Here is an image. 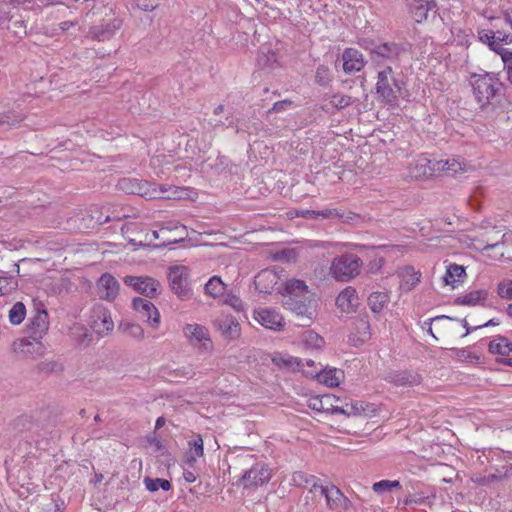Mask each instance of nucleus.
<instances>
[{"instance_id":"nucleus-1","label":"nucleus","mask_w":512,"mask_h":512,"mask_svg":"<svg viewBox=\"0 0 512 512\" xmlns=\"http://www.w3.org/2000/svg\"><path fill=\"white\" fill-rule=\"evenodd\" d=\"M471 79L473 96L481 113L492 116L503 109L505 85L497 74H474Z\"/></svg>"},{"instance_id":"nucleus-2","label":"nucleus","mask_w":512,"mask_h":512,"mask_svg":"<svg viewBox=\"0 0 512 512\" xmlns=\"http://www.w3.org/2000/svg\"><path fill=\"white\" fill-rule=\"evenodd\" d=\"M284 291L283 305L295 314L297 325L310 326L315 316V306L306 283L299 279H290L286 282Z\"/></svg>"},{"instance_id":"nucleus-3","label":"nucleus","mask_w":512,"mask_h":512,"mask_svg":"<svg viewBox=\"0 0 512 512\" xmlns=\"http://www.w3.org/2000/svg\"><path fill=\"white\" fill-rule=\"evenodd\" d=\"M403 87L404 82L390 65L378 71L376 93L383 102L388 104L396 102L401 95Z\"/></svg>"},{"instance_id":"nucleus-4","label":"nucleus","mask_w":512,"mask_h":512,"mask_svg":"<svg viewBox=\"0 0 512 512\" xmlns=\"http://www.w3.org/2000/svg\"><path fill=\"white\" fill-rule=\"evenodd\" d=\"M362 265L357 255L346 253L333 259L330 272L338 281H349L360 274Z\"/></svg>"},{"instance_id":"nucleus-5","label":"nucleus","mask_w":512,"mask_h":512,"mask_svg":"<svg viewBox=\"0 0 512 512\" xmlns=\"http://www.w3.org/2000/svg\"><path fill=\"white\" fill-rule=\"evenodd\" d=\"M363 47L369 51L371 60L376 64L395 62L404 51L400 44L394 42L377 43L372 40H365Z\"/></svg>"},{"instance_id":"nucleus-6","label":"nucleus","mask_w":512,"mask_h":512,"mask_svg":"<svg viewBox=\"0 0 512 512\" xmlns=\"http://www.w3.org/2000/svg\"><path fill=\"white\" fill-rule=\"evenodd\" d=\"M117 187L124 193L137 194L145 198L162 197V194L167 191L164 186H160L158 191L155 184L136 178H121L117 183Z\"/></svg>"},{"instance_id":"nucleus-7","label":"nucleus","mask_w":512,"mask_h":512,"mask_svg":"<svg viewBox=\"0 0 512 512\" xmlns=\"http://www.w3.org/2000/svg\"><path fill=\"white\" fill-rule=\"evenodd\" d=\"M183 335L187 342L197 347L202 352H211L213 342L207 327L201 324H185L182 328Z\"/></svg>"},{"instance_id":"nucleus-8","label":"nucleus","mask_w":512,"mask_h":512,"mask_svg":"<svg viewBox=\"0 0 512 512\" xmlns=\"http://www.w3.org/2000/svg\"><path fill=\"white\" fill-rule=\"evenodd\" d=\"M88 323L91 329L98 335L107 334L114 327L110 311L102 305H95L93 307Z\"/></svg>"},{"instance_id":"nucleus-9","label":"nucleus","mask_w":512,"mask_h":512,"mask_svg":"<svg viewBox=\"0 0 512 512\" xmlns=\"http://www.w3.org/2000/svg\"><path fill=\"white\" fill-rule=\"evenodd\" d=\"M168 278L171 289L179 298L184 299L190 295L189 272L185 266L169 268Z\"/></svg>"},{"instance_id":"nucleus-10","label":"nucleus","mask_w":512,"mask_h":512,"mask_svg":"<svg viewBox=\"0 0 512 512\" xmlns=\"http://www.w3.org/2000/svg\"><path fill=\"white\" fill-rule=\"evenodd\" d=\"M124 283L133 288L134 291L149 297L154 298L158 295L160 283L149 276H126L124 277Z\"/></svg>"},{"instance_id":"nucleus-11","label":"nucleus","mask_w":512,"mask_h":512,"mask_svg":"<svg viewBox=\"0 0 512 512\" xmlns=\"http://www.w3.org/2000/svg\"><path fill=\"white\" fill-rule=\"evenodd\" d=\"M271 479V471L265 463H256L249 470L245 471L240 479L245 487H257L267 483Z\"/></svg>"},{"instance_id":"nucleus-12","label":"nucleus","mask_w":512,"mask_h":512,"mask_svg":"<svg viewBox=\"0 0 512 512\" xmlns=\"http://www.w3.org/2000/svg\"><path fill=\"white\" fill-rule=\"evenodd\" d=\"M133 309L143 321H146L152 328H158L160 313L154 304L144 298L135 297L132 301Z\"/></svg>"},{"instance_id":"nucleus-13","label":"nucleus","mask_w":512,"mask_h":512,"mask_svg":"<svg viewBox=\"0 0 512 512\" xmlns=\"http://www.w3.org/2000/svg\"><path fill=\"white\" fill-rule=\"evenodd\" d=\"M122 26V20L118 18L103 19L100 24L94 25L89 30V36L96 41L111 39Z\"/></svg>"},{"instance_id":"nucleus-14","label":"nucleus","mask_w":512,"mask_h":512,"mask_svg":"<svg viewBox=\"0 0 512 512\" xmlns=\"http://www.w3.org/2000/svg\"><path fill=\"white\" fill-rule=\"evenodd\" d=\"M314 490L319 489L320 493L325 496L327 505L331 509H344L348 508L350 503L349 499L342 493V491L334 485L322 486L313 484Z\"/></svg>"},{"instance_id":"nucleus-15","label":"nucleus","mask_w":512,"mask_h":512,"mask_svg":"<svg viewBox=\"0 0 512 512\" xmlns=\"http://www.w3.org/2000/svg\"><path fill=\"white\" fill-rule=\"evenodd\" d=\"M254 319L267 329L281 330L284 327V319L282 315L271 308H260L255 310Z\"/></svg>"},{"instance_id":"nucleus-16","label":"nucleus","mask_w":512,"mask_h":512,"mask_svg":"<svg viewBox=\"0 0 512 512\" xmlns=\"http://www.w3.org/2000/svg\"><path fill=\"white\" fill-rule=\"evenodd\" d=\"M119 282L109 273L103 274L97 281V292L101 299L113 301L119 293Z\"/></svg>"},{"instance_id":"nucleus-17","label":"nucleus","mask_w":512,"mask_h":512,"mask_svg":"<svg viewBox=\"0 0 512 512\" xmlns=\"http://www.w3.org/2000/svg\"><path fill=\"white\" fill-rule=\"evenodd\" d=\"M32 341L29 339H20L14 341L12 344L13 351L20 357H35L40 356L44 352V346L32 336Z\"/></svg>"},{"instance_id":"nucleus-18","label":"nucleus","mask_w":512,"mask_h":512,"mask_svg":"<svg viewBox=\"0 0 512 512\" xmlns=\"http://www.w3.org/2000/svg\"><path fill=\"white\" fill-rule=\"evenodd\" d=\"M371 337L370 323L367 316H361L353 321L349 339L354 345H361Z\"/></svg>"},{"instance_id":"nucleus-19","label":"nucleus","mask_w":512,"mask_h":512,"mask_svg":"<svg viewBox=\"0 0 512 512\" xmlns=\"http://www.w3.org/2000/svg\"><path fill=\"white\" fill-rule=\"evenodd\" d=\"M342 60L343 70L347 74L359 72L365 66L362 53L354 48H346L342 54Z\"/></svg>"},{"instance_id":"nucleus-20","label":"nucleus","mask_w":512,"mask_h":512,"mask_svg":"<svg viewBox=\"0 0 512 512\" xmlns=\"http://www.w3.org/2000/svg\"><path fill=\"white\" fill-rule=\"evenodd\" d=\"M505 238L506 234H502L500 230H496L495 227H492L491 229L485 230L481 233L478 241L483 244L481 249L488 251L502 248L505 244Z\"/></svg>"},{"instance_id":"nucleus-21","label":"nucleus","mask_w":512,"mask_h":512,"mask_svg":"<svg viewBox=\"0 0 512 512\" xmlns=\"http://www.w3.org/2000/svg\"><path fill=\"white\" fill-rule=\"evenodd\" d=\"M217 330L228 341H234L241 335V327L233 317H225L216 321Z\"/></svg>"},{"instance_id":"nucleus-22","label":"nucleus","mask_w":512,"mask_h":512,"mask_svg":"<svg viewBox=\"0 0 512 512\" xmlns=\"http://www.w3.org/2000/svg\"><path fill=\"white\" fill-rule=\"evenodd\" d=\"M358 295L355 288L348 286L342 290L336 298V305L343 312L353 311L359 304Z\"/></svg>"},{"instance_id":"nucleus-23","label":"nucleus","mask_w":512,"mask_h":512,"mask_svg":"<svg viewBox=\"0 0 512 512\" xmlns=\"http://www.w3.org/2000/svg\"><path fill=\"white\" fill-rule=\"evenodd\" d=\"M408 7L414 20L417 23H422L427 20L428 13L430 11L436 13L437 3L435 0H423L421 2L410 4Z\"/></svg>"},{"instance_id":"nucleus-24","label":"nucleus","mask_w":512,"mask_h":512,"mask_svg":"<svg viewBox=\"0 0 512 512\" xmlns=\"http://www.w3.org/2000/svg\"><path fill=\"white\" fill-rule=\"evenodd\" d=\"M210 123L214 127H232L234 126V119L232 117V111L226 109L224 105H218L213 111V117L210 119Z\"/></svg>"},{"instance_id":"nucleus-25","label":"nucleus","mask_w":512,"mask_h":512,"mask_svg":"<svg viewBox=\"0 0 512 512\" xmlns=\"http://www.w3.org/2000/svg\"><path fill=\"white\" fill-rule=\"evenodd\" d=\"M49 327L48 313L45 310L37 311L31 321V333L35 339H40Z\"/></svg>"},{"instance_id":"nucleus-26","label":"nucleus","mask_w":512,"mask_h":512,"mask_svg":"<svg viewBox=\"0 0 512 512\" xmlns=\"http://www.w3.org/2000/svg\"><path fill=\"white\" fill-rule=\"evenodd\" d=\"M204 455L203 439L197 435L189 441V451L186 455V462L190 467H193L198 458Z\"/></svg>"},{"instance_id":"nucleus-27","label":"nucleus","mask_w":512,"mask_h":512,"mask_svg":"<svg viewBox=\"0 0 512 512\" xmlns=\"http://www.w3.org/2000/svg\"><path fill=\"white\" fill-rule=\"evenodd\" d=\"M465 276L466 272L463 266L458 264H450L446 269L445 275L443 276V281L446 285L455 287L457 283L463 282Z\"/></svg>"},{"instance_id":"nucleus-28","label":"nucleus","mask_w":512,"mask_h":512,"mask_svg":"<svg viewBox=\"0 0 512 512\" xmlns=\"http://www.w3.org/2000/svg\"><path fill=\"white\" fill-rule=\"evenodd\" d=\"M369 405H364L362 401H350L344 402V404L337 410V414H343L346 416H360L366 415L369 410Z\"/></svg>"},{"instance_id":"nucleus-29","label":"nucleus","mask_w":512,"mask_h":512,"mask_svg":"<svg viewBox=\"0 0 512 512\" xmlns=\"http://www.w3.org/2000/svg\"><path fill=\"white\" fill-rule=\"evenodd\" d=\"M164 374L170 381H180L194 377L195 369L192 364H187L175 369H165Z\"/></svg>"},{"instance_id":"nucleus-30","label":"nucleus","mask_w":512,"mask_h":512,"mask_svg":"<svg viewBox=\"0 0 512 512\" xmlns=\"http://www.w3.org/2000/svg\"><path fill=\"white\" fill-rule=\"evenodd\" d=\"M272 361L278 367L287 368L292 371L299 370L303 366L300 359L288 354L278 353L272 358Z\"/></svg>"},{"instance_id":"nucleus-31","label":"nucleus","mask_w":512,"mask_h":512,"mask_svg":"<svg viewBox=\"0 0 512 512\" xmlns=\"http://www.w3.org/2000/svg\"><path fill=\"white\" fill-rule=\"evenodd\" d=\"M488 292L486 290H475L471 291L468 294L458 297L455 300V303L458 305H468L475 306L480 304L482 301L487 299Z\"/></svg>"},{"instance_id":"nucleus-32","label":"nucleus","mask_w":512,"mask_h":512,"mask_svg":"<svg viewBox=\"0 0 512 512\" xmlns=\"http://www.w3.org/2000/svg\"><path fill=\"white\" fill-rule=\"evenodd\" d=\"M390 297L388 293L377 291L370 294L368 297V306L373 313H379L389 302Z\"/></svg>"},{"instance_id":"nucleus-33","label":"nucleus","mask_w":512,"mask_h":512,"mask_svg":"<svg viewBox=\"0 0 512 512\" xmlns=\"http://www.w3.org/2000/svg\"><path fill=\"white\" fill-rule=\"evenodd\" d=\"M489 351L493 354L508 355L512 352V342L504 336H498L489 343Z\"/></svg>"},{"instance_id":"nucleus-34","label":"nucleus","mask_w":512,"mask_h":512,"mask_svg":"<svg viewBox=\"0 0 512 512\" xmlns=\"http://www.w3.org/2000/svg\"><path fill=\"white\" fill-rule=\"evenodd\" d=\"M392 381L397 386H414L420 384L422 378L417 373L404 371L394 375Z\"/></svg>"},{"instance_id":"nucleus-35","label":"nucleus","mask_w":512,"mask_h":512,"mask_svg":"<svg viewBox=\"0 0 512 512\" xmlns=\"http://www.w3.org/2000/svg\"><path fill=\"white\" fill-rule=\"evenodd\" d=\"M302 216L314 220L319 218H344V214L339 212L337 209L305 210L302 212Z\"/></svg>"},{"instance_id":"nucleus-36","label":"nucleus","mask_w":512,"mask_h":512,"mask_svg":"<svg viewBox=\"0 0 512 512\" xmlns=\"http://www.w3.org/2000/svg\"><path fill=\"white\" fill-rule=\"evenodd\" d=\"M109 211L110 207H95L94 210H91V218L95 220V222L99 225L122 219V216H110L109 214H107Z\"/></svg>"},{"instance_id":"nucleus-37","label":"nucleus","mask_w":512,"mask_h":512,"mask_svg":"<svg viewBox=\"0 0 512 512\" xmlns=\"http://www.w3.org/2000/svg\"><path fill=\"white\" fill-rule=\"evenodd\" d=\"M224 291L225 284L223 283L220 277L213 276L205 284V292L214 298L223 295Z\"/></svg>"},{"instance_id":"nucleus-38","label":"nucleus","mask_w":512,"mask_h":512,"mask_svg":"<svg viewBox=\"0 0 512 512\" xmlns=\"http://www.w3.org/2000/svg\"><path fill=\"white\" fill-rule=\"evenodd\" d=\"M264 282L271 284L276 283V275L270 270H263L255 277V285L261 292H268V287L264 286Z\"/></svg>"},{"instance_id":"nucleus-39","label":"nucleus","mask_w":512,"mask_h":512,"mask_svg":"<svg viewBox=\"0 0 512 512\" xmlns=\"http://www.w3.org/2000/svg\"><path fill=\"white\" fill-rule=\"evenodd\" d=\"M144 484L146 489L150 492H156L159 488L164 491H169L172 487L170 481L161 478L151 479L149 477H145Z\"/></svg>"},{"instance_id":"nucleus-40","label":"nucleus","mask_w":512,"mask_h":512,"mask_svg":"<svg viewBox=\"0 0 512 512\" xmlns=\"http://www.w3.org/2000/svg\"><path fill=\"white\" fill-rule=\"evenodd\" d=\"M119 328L124 334L137 340L144 338V330L139 324L125 322L121 323Z\"/></svg>"},{"instance_id":"nucleus-41","label":"nucleus","mask_w":512,"mask_h":512,"mask_svg":"<svg viewBox=\"0 0 512 512\" xmlns=\"http://www.w3.org/2000/svg\"><path fill=\"white\" fill-rule=\"evenodd\" d=\"M25 315V305L22 302H17L9 310V321L13 325H19L24 320Z\"/></svg>"},{"instance_id":"nucleus-42","label":"nucleus","mask_w":512,"mask_h":512,"mask_svg":"<svg viewBox=\"0 0 512 512\" xmlns=\"http://www.w3.org/2000/svg\"><path fill=\"white\" fill-rule=\"evenodd\" d=\"M302 342L313 349H320L324 345V339L312 330L303 333Z\"/></svg>"},{"instance_id":"nucleus-43","label":"nucleus","mask_w":512,"mask_h":512,"mask_svg":"<svg viewBox=\"0 0 512 512\" xmlns=\"http://www.w3.org/2000/svg\"><path fill=\"white\" fill-rule=\"evenodd\" d=\"M18 287L17 279L13 276H0V295H7Z\"/></svg>"},{"instance_id":"nucleus-44","label":"nucleus","mask_w":512,"mask_h":512,"mask_svg":"<svg viewBox=\"0 0 512 512\" xmlns=\"http://www.w3.org/2000/svg\"><path fill=\"white\" fill-rule=\"evenodd\" d=\"M14 425L19 432L33 431L34 429L38 428V425L33 423L31 417L28 415H21L16 418L14 420Z\"/></svg>"},{"instance_id":"nucleus-45","label":"nucleus","mask_w":512,"mask_h":512,"mask_svg":"<svg viewBox=\"0 0 512 512\" xmlns=\"http://www.w3.org/2000/svg\"><path fill=\"white\" fill-rule=\"evenodd\" d=\"M401 484L399 481L394 480H381L373 484L372 489L378 494H382L387 491H391L394 488H400Z\"/></svg>"},{"instance_id":"nucleus-46","label":"nucleus","mask_w":512,"mask_h":512,"mask_svg":"<svg viewBox=\"0 0 512 512\" xmlns=\"http://www.w3.org/2000/svg\"><path fill=\"white\" fill-rule=\"evenodd\" d=\"M342 372L339 370H330L320 375L321 381L327 386L334 387L340 383Z\"/></svg>"},{"instance_id":"nucleus-47","label":"nucleus","mask_w":512,"mask_h":512,"mask_svg":"<svg viewBox=\"0 0 512 512\" xmlns=\"http://www.w3.org/2000/svg\"><path fill=\"white\" fill-rule=\"evenodd\" d=\"M23 118L15 112H6L0 114V126H7L8 128L19 124Z\"/></svg>"},{"instance_id":"nucleus-48","label":"nucleus","mask_w":512,"mask_h":512,"mask_svg":"<svg viewBox=\"0 0 512 512\" xmlns=\"http://www.w3.org/2000/svg\"><path fill=\"white\" fill-rule=\"evenodd\" d=\"M38 368L41 372L45 373H60L64 370L63 364L54 360L41 362Z\"/></svg>"},{"instance_id":"nucleus-49","label":"nucleus","mask_w":512,"mask_h":512,"mask_svg":"<svg viewBox=\"0 0 512 512\" xmlns=\"http://www.w3.org/2000/svg\"><path fill=\"white\" fill-rule=\"evenodd\" d=\"M504 477H506V474L502 475V474L493 473V474H489V475H479V476H476L475 478H472V480L479 485L486 486V485H490L491 483H493L495 481H500Z\"/></svg>"},{"instance_id":"nucleus-50","label":"nucleus","mask_w":512,"mask_h":512,"mask_svg":"<svg viewBox=\"0 0 512 512\" xmlns=\"http://www.w3.org/2000/svg\"><path fill=\"white\" fill-rule=\"evenodd\" d=\"M497 293L503 299H512V280H504L497 286Z\"/></svg>"},{"instance_id":"nucleus-51","label":"nucleus","mask_w":512,"mask_h":512,"mask_svg":"<svg viewBox=\"0 0 512 512\" xmlns=\"http://www.w3.org/2000/svg\"><path fill=\"white\" fill-rule=\"evenodd\" d=\"M223 303L232 307L235 311L240 312L243 310L244 305L242 300L233 294H227L224 296Z\"/></svg>"},{"instance_id":"nucleus-52","label":"nucleus","mask_w":512,"mask_h":512,"mask_svg":"<svg viewBox=\"0 0 512 512\" xmlns=\"http://www.w3.org/2000/svg\"><path fill=\"white\" fill-rule=\"evenodd\" d=\"M501 57L504 62V67L507 71L508 80L512 84V52L504 50L501 53Z\"/></svg>"},{"instance_id":"nucleus-53","label":"nucleus","mask_w":512,"mask_h":512,"mask_svg":"<svg viewBox=\"0 0 512 512\" xmlns=\"http://www.w3.org/2000/svg\"><path fill=\"white\" fill-rule=\"evenodd\" d=\"M135 3L143 11H153L158 6L157 0H135Z\"/></svg>"},{"instance_id":"nucleus-54","label":"nucleus","mask_w":512,"mask_h":512,"mask_svg":"<svg viewBox=\"0 0 512 512\" xmlns=\"http://www.w3.org/2000/svg\"><path fill=\"white\" fill-rule=\"evenodd\" d=\"M292 106V101L290 100H282L275 102L273 107L267 111V114H270L272 112L278 113L282 111H286Z\"/></svg>"},{"instance_id":"nucleus-55","label":"nucleus","mask_w":512,"mask_h":512,"mask_svg":"<svg viewBox=\"0 0 512 512\" xmlns=\"http://www.w3.org/2000/svg\"><path fill=\"white\" fill-rule=\"evenodd\" d=\"M452 320H454V319H453V318H451V317H449V316H446V315H440V316H436V317H434V318L428 319L424 324L429 326L427 331H428V332H429V333H430V334H431L435 339H437V337L434 335L433 330H432V327H431L432 323H436V325H437V324H439V323H440V322H442V321H452Z\"/></svg>"},{"instance_id":"nucleus-56","label":"nucleus","mask_w":512,"mask_h":512,"mask_svg":"<svg viewBox=\"0 0 512 512\" xmlns=\"http://www.w3.org/2000/svg\"><path fill=\"white\" fill-rule=\"evenodd\" d=\"M437 164L439 165L437 169H441L447 172L455 173L457 172L458 168H460V164L456 163L455 160H453L452 162H450L449 160L445 162L440 161Z\"/></svg>"},{"instance_id":"nucleus-57","label":"nucleus","mask_w":512,"mask_h":512,"mask_svg":"<svg viewBox=\"0 0 512 512\" xmlns=\"http://www.w3.org/2000/svg\"><path fill=\"white\" fill-rule=\"evenodd\" d=\"M332 102L336 107L344 108L351 104V97L345 95H335Z\"/></svg>"},{"instance_id":"nucleus-58","label":"nucleus","mask_w":512,"mask_h":512,"mask_svg":"<svg viewBox=\"0 0 512 512\" xmlns=\"http://www.w3.org/2000/svg\"><path fill=\"white\" fill-rule=\"evenodd\" d=\"M426 499L427 498L423 497V496L418 497L416 495H408L405 498L403 504H404V506H411L413 504L420 505V504H424L426 502Z\"/></svg>"},{"instance_id":"nucleus-59","label":"nucleus","mask_w":512,"mask_h":512,"mask_svg":"<svg viewBox=\"0 0 512 512\" xmlns=\"http://www.w3.org/2000/svg\"><path fill=\"white\" fill-rule=\"evenodd\" d=\"M480 40L483 41L484 43H488L492 49H496L494 47V44H495V34L492 32V31H482L480 32Z\"/></svg>"},{"instance_id":"nucleus-60","label":"nucleus","mask_w":512,"mask_h":512,"mask_svg":"<svg viewBox=\"0 0 512 512\" xmlns=\"http://www.w3.org/2000/svg\"><path fill=\"white\" fill-rule=\"evenodd\" d=\"M41 512H61L58 504L54 501L48 502Z\"/></svg>"},{"instance_id":"nucleus-61","label":"nucleus","mask_w":512,"mask_h":512,"mask_svg":"<svg viewBox=\"0 0 512 512\" xmlns=\"http://www.w3.org/2000/svg\"><path fill=\"white\" fill-rule=\"evenodd\" d=\"M183 477L188 483H193L196 480V475L192 471H184Z\"/></svg>"},{"instance_id":"nucleus-62","label":"nucleus","mask_w":512,"mask_h":512,"mask_svg":"<svg viewBox=\"0 0 512 512\" xmlns=\"http://www.w3.org/2000/svg\"><path fill=\"white\" fill-rule=\"evenodd\" d=\"M309 407H311L312 409L314 410H317V411H320L323 409L322 407V401L319 400V399H313L310 404H309Z\"/></svg>"},{"instance_id":"nucleus-63","label":"nucleus","mask_w":512,"mask_h":512,"mask_svg":"<svg viewBox=\"0 0 512 512\" xmlns=\"http://www.w3.org/2000/svg\"><path fill=\"white\" fill-rule=\"evenodd\" d=\"M75 25H76V22H74V21H64L60 24V28H61V30L66 31Z\"/></svg>"},{"instance_id":"nucleus-64","label":"nucleus","mask_w":512,"mask_h":512,"mask_svg":"<svg viewBox=\"0 0 512 512\" xmlns=\"http://www.w3.org/2000/svg\"><path fill=\"white\" fill-rule=\"evenodd\" d=\"M344 404V402L342 400H340L339 398L335 399V404H331L332 406V412L337 414V410L339 408H341V406Z\"/></svg>"}]
</instances>
